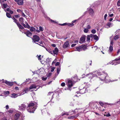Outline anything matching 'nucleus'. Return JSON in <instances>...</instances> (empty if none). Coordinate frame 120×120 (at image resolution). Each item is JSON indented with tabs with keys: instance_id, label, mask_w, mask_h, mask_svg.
<instances>
[{
	"instance_id": "obj_23",
	"label": "nucleus",
	"mask_w": 120,
	"mask_h": 120,
	"mask_svg": "<svg viewBox=\"0 0 120 120\" xmlns=\"http://www.w3.org/2000/svg\"><path fill=\"white\" fill-rule=\"evenodd\" d=\"M89 12L90 14L92 15L94 13V11L92 9L90 8L89 9Z\"/></svg>"
},
{
	"instance_id": "obj_63",
	"label": "nucleus",
	"mask_w": 120,
	"mask_h": 120,
	"mask_svg": "<svg viewBox=\"0 0 120 120\" xmlns=\"http://www.w3.org/2000/svg\"><path fill=\"white\" fill-rule=\"evenodd\" d=\"M51 46L53 47H55L56 46V45L55 44H53L51 45Z\"/></svg>"
},
{
	"instance_id": "obj_54",
	"label": "nucleus",
	"mask_w": 120,
	"mask_h": 120,
	"mask_svg": "<svg viewBox=\"0 0 120 120\" xmlns=\"http://www.w3.org/2000/svg\"><path fill=\"white\" fill-rule=\"evenodd\" d=\"M107 14H105L104 16V19L105 20H106V18L107 17Z\"/></svg>"
},
{
	"instance_id": "obj_60",
	"label": "nucleus",
	"mask_w": 120,
	"mask_h": 120,
	"mask_svg": "<svg viewBox=\"0 0 120 120\" xmlns=\"http://www.w3.org/2000/svg\"><path fill=\"white\" fill-rule=\"evenodd\" d=\"M76 44H73L71 45V47H73L75 46L76 45Z\"/></svg>"
},
{
	"instance_id": "obj_64",
	"label": "nucleus",
	"mask_w": 120,
	"mask_h": 120,
	"mask_svg": "<svg viewBox=\"0 0 120 120\" xmlns=\"http://www.w3.org/2000/svg\"><path fill=\"white\" fill-rule=\"evenodd\" d=\"M9 12L11 14H12L13 12V11H12L11 10H10V11Z\"/></svg>"
},
{
	"instance_id": "obj_7",
	"label": "nucleus",
	"mask_w": 120,
	"mask_h": 120,
	"mask_svg": "<svg viewBox=\"0 0 120 120\" xmlns=\"http://www.w3.org/2000/svg\"><path fill=\"white\" fill-rule=\"evenodd\" d=\"M86 76H89V79H91L94 77H97V76L96 75L92 73H89L87 74Z\"/></svg>"
},
{
	"instance_id": "obj_29",
	"label": "nucleus",
	"mask_w": 120,
	"mask_h": 120,
	"mask_svg": "<svg viewBox=\"0 0 120 120\" xmlns=\"http://www.w3.org/2000/svg\"><path fill=\"white\" fill-rule=\"evenodd\" d=\"M42 114L43 115L45 114L46 113V110L45 109L41 110Z\"/></svg>"
},
{
	"instance_id": "obj_26",
	"label": "nucleus",
	"mask_w": 120,
	"mask_h": 120,
	"mask_svg": "<svg viewBox=\"0 0 120 120\" xmlns=\"http://www.w3.org/2000/svg\"><path fill=\"white\" fill-rule=\"evenodd\" d=\"M21 24L25 28H27L28 29H29L30 28V26H27V25H25L23 22L21 23Z\"/></svg>"
},
{
	"instance_id": "obj_47",
	"label": "nucleus",
	"mask_w": 120,
	"mask_h": 120,
	"mask_svg": "<svg viewBox=\"0 0 120 120\" xmlns=\"http://www.w3.org/2000/svg\"><path fill=\"white\" fill-rule=\"evenodd\" d=\"M90 28L91 27L89 25H88L86 27V28L88 30L90 29Z\"/></svg>"
},
{
	"instance_id": "obj_30",
	"label": "nucleus",
	"mask_w": 120,
	"mask_h": 120,
	"mask_svg": "<svg viewBox=\"0 0 120 120\" xmlns=\"http://www.w3.org/2000/svg\"><path fill=\"white\" fill-rule=\"evenodd\" d=\"M19 21L21 24V23L23 22V19L22 17L20 18L19 19Z\"/></svg>"
},
{
	"instance_id": "obj_45",
	"label": "nucleus",
	"mask_w": 120,
	"mask_h": 120,
	"mask_svg": "<svg viewBox=\"0 0 120 120\" xmlns=\"http://www.w3.org/2000/svg\"><path fill=\"white\" fill-rule=\"evenodd\" d=\"M50 21L52 23H56V22L54 20H53L52 19H50Z\"/></svg>"
},
{
	"instance_id": "obj_17",
	"label": "nucleus",
	"mask_w": 120,
	"mask_h": 120,
	"mask_svg": "<svg viewBox=\"0 0 120 120\" xmlns=\"http://www.w3.org/2000/svg\"><path fill=\"white\" fill-rule=\"evenodd\" d=\"M24 33L27 36L29 37L31 36L32 35V33L29 31H27L26 32H25Z\"/></svg>"
},
{
	"instance_id": "obj_62",
	"label": "nucleus",
	"mask_w": 120,
	"mask_h": 120,
	"mask_svg": "<svg viewBox=\"0 0 120 120\" xmlns=\"http://www.w3.org/2000/svg\"><path fill=\"white\" fill-rule=\"evenodd\" d=\"M37 56H38V59L39 60H41V58H40V56H39L38 55Z\"/></svg>"
},
{
	"instance_id": "obj_44",
	"label": "nucleus",
	"mask_w": 120,
	"mask_h": 120,
	"mask_svg": "<svg viewBox=\"0 0 120 120\" xmlns=\"http://www.w3.org/2000/svg\"><path fill=\"white\" fill-rule=\"evenodd\" d=\"M21 15H22L23 17H26V15L24 14V13L22 11H21Z\"/></svg>"
},
{
	"instance_id": "obj_34",
	"label": "nucleus",
	"mask_w": 120,
	"mask_h": 120,
	"mask_svg": "<svg viewBox=\"0 0 120 120\" xmlns=\"http://www.w3.org/2000/svg\"><path fill=\"white\" fill-rule=\"evenodd\" d=\"M119 38V35H117L115 36L114 38V39L115 40Z\"/></svg>"
},
{
	"instance_id": "obj_48",
	"label": "nucleus",
	"mask_w": 120,
	"mask_h": 120,
	"mask_svg": "<svg viewBox=\"0 0 120 120\" xmlns=\"http://www.w3.org/2000/svg\"><path fill=\"white\" fill-rule=\"evenodd\" d=\"M99 103L101 106H102V107H103L102 106H103L104 105V104L103 102L101 101H100L99 102Z\"/></svg>"
},
{
	"instance_id": "obj_24",
	"label": "nucleus",
	"mask_w": 120,
	"mask_h": 120,
	"mask_svg": "<svg viewBox=\"0 0 120 120\" xmlns=\"http://www.w3.org/2000/svg\"><path fill=\"white\" fill-rule=\"evenodd\" d=\"M17 26L19 28V29H23L24 28L18 22L16 24Z\"/></svg>"
},
{
	"instance_id": "obj_49",
	"label": "nucleus",
	"mask_w": 120,
	"mask_h": 120,
	"mask_svg": "<svg viewBox=\"0 0 120 120\" xmlns=\"http://www.w3.org/2000/svg\"><path fill=\"white\" fill-rule=\"evenodd\" d=\"M55 69V68L54 67H52L51 68V72H53L54 71V70Z\"/></svg>"
},
{
	"instance_id": "obj_12",
	"label": "nucleus",
	"mask_w": 120,
	"mask_h": 120,
	"mask_svg": "<svg viewBox=\"0 0 120 120\" xmlns=\"http://www.w3.org/2000/svg\"><path fill=\"white\" fill-rule=\"evenodd\" d=\"M69 45V43L68 41H66L64 44L63 47L64 48H66L68 47Z\"/></svg>"
},
{
	"instance_id": "obj_43",
	"label": "nucleus",
	"mask_w": 120,
	"mask_h": 120,
	"mask_svg": "<svg viewBox=\"0 0 120 120\" xmlns=\"http://www.w3.org/2000/svg\"><path fill=\"white\" fill-rule=\"evenodd\" d=\"M91 32L93 34H95L96 33V31L94 29H93L92 30Z\"/></svg>"
},
{
	"instance_id": "obj_14",
	"label": "nucleus",
	"mask_w": 120,
	"mask_h": 120,
	"mask_svg": "<svg viewBox=\"0 0 120 120\" xmlns=\"http://www.w3.org/2000/svg\"><path fill=\"white\" fill-rule=\"evenodd\" d=\"M28 88H26L21 93V94H19V95H23L25 93H27L28 91Z\"/></svg>"
},
{
	"instance_id": "obj_39",
	"label": "nucleus",
	"mask_w": 120,
	"mask_h": 120,
	"mask_svg": "<svg viewBox=\"0 0 120 120\" xmlns=\"http://www.w3.org/2000/svg\"><path fill=\"white\" fill-rule=\"evenodd\" d=\"M26 82H28L29 83H30L31 82L30 80L29 79H27L26 81Z\"/></svg>"
},
{
	"instance_id": "obj_32",
	"label": "nucleus",
	"mask_w": 120,
	"mask_h": 120,
	"mask_svg": "<svg viewBox=\"0 0 120 120\" xmlns=\"http://www.w3.org/2000/svg\"><path fill=\"white\" fill-rule=\"evenodd\" d=\"M30 30L32 32L34 31H35V29L34 27H31L30 28Z\"/></svg>"
},
{
	"instance_id": "obj_16",
	"label": "nucleus",
	"mask_w": 120,
	"mask_h": 120,
	"mask_svg": "<svg viewBox=\"0 0 120 120\" xmlns=\"http://www.w3.org/2000/svg\"><path fill=\"white\" fill-rule=\"evenodd\" d=\"M19 94H16L15 93H13L11 94V97L12 98H15L17 97L18 96H19Z\"/></svg>"
},
{
	"instance_id": "obj_40",
	"label": "nucleus",
	"mask_w": 120,
	"mask_h": 120,
	"mask_svg": "<svg viewBox=\"0 0 120 120\" xmlns=\"http://www.w3.org/2000/svg\"><path fill=\"white\" fill-rule=\"evenodd\" d=\"M7 6L8 5L7 4H4L2 7H3L4 8H6L7 7Z\"/></svg>"
},
{
	"instance_id": "obj_46",
	"label": "nucleus",
	"mask_w": 120,
	"mask_h": 120,
	"mask_svg": "<svg viewBox=\"0 0 120 120\" xmlns=\"http://www.w3.org/2000/svg\"><path fill=\"white\" fill-rule=\"evenodd\" d=\"M39 28L40 31H43V28L42 27L40 26L39 27Z\"/></svg>"
},
{
	"instance_id": "obj_35",
	"label": "nucleus",
	"mask_w": 120,
	"mask_h": 120,
	"mask_svg": "<svg viewBox=\"0 0 120 120\" xmlns=\"http://www.w3.org/2000/svg\"><path fill=\"white\" fill-rule=\"evenodd\" d=\"M14 20V22H15L16 24L18 22V21L15 19L14 17H13V18H12Z\"/></svg>"
},
{
	"instance_id": "obj_10",
	"label": "nucleus",
	"mask_w": 120,
	"mask_h": 120,
	"mask_svg": "<svg viewBox=\"0 0 120 120\" xmlns=\"http://www.w3.org/2000/svg\"><path fill=\"white\" fill-rule=\"evenodd\" d=\"M113 43V41L112 40L110 42V46L109 47V50H108V51L109 52H112L113 50V48L112 47Z\"/></svg>"
},
{
	"instance_id": "obj_59",
	"label": "nucleus",
	"mask_w": 120,
	"mask_h": 120,
	"mask_svg": "<svg viewBox=\"0 0 120 120\" xmlns=\"http://www.w3.org/2000/svg\"><path fill=\"white\" fill-rule=\"evenodd\" d=\"M59 64H60L59 62H57V63H56V64H55V65L56 66H58L59 65Z\"/></svg>"
},
{
	"instance_id": "obj_6",
	"label": "nucleus",
	"mask_w": 120,
	"mask_h": 120,
	"mask_svg": "<svg viewBox=\"0 0 120 120\" xmlns=\"http://www.w3.org/2000/svg\"><path fill=\"white\" fill-rule=\"evenodd\" d=\"M2 80L3 81V83H5L8 86H11L13 84V82H10L6 80L5 81L4 79H2Z\"/></svg>"
},
{
	"instance_id": "obj_37",
	"label": "nucleus",
	"mask_w": 120,
	"mask_h": 120,
	"mask_svg": "<svg viewBox=\"0 0 120 120\" xmlns=\"http://www.w3.org/2000/svg\"><path fill=\"white\" fill-rule=\"evenodd\" d=\"M7 16L9 18H10L11 15L9 13H7L6 14Z\"/></svg>"
},
{
	"instance_id": "obj_13",
	"label": "nucleus",
	"mask_w": 120,
	"mask_h": 120,
	"mask_svg": "<svg viewBox=\"0 0 120 120\" xmlns=\"http://www.w3.org/2000/svg\"><path fill=\"white\" fill-rule=\"evenodd\" d=\"M58 51V49L57 47L55 48L54 50H53V55H57Z\"/></svg>"
},
{
	"instance_id": "obj_2",
	"label": "nucleus",
	"mask_w": 120,
	"mask_h": 120,
	"mask_svg": "<svg viewBox=\"0 0 120 120\" xmlns=\"http://www.w3.org/2000/svg\"><path fill=\"white\" fill-rule=\"evenodd\" d=\"M36 108L33 102H30L28 104L27 107V110L29 112L34 113Z\"/></svg>"
},
{
	"instance_id": "obj_27",
	"label": "nucleus",
	"mask_w": 120,
	"mask_h": 120,
	"mask_svg": "<svg viewBox=\"0 0 120 120\" xmlns=\"http://www.w3.org/2000/svg\"><path fill=\"white\" fill-rule=\"evenodd\" d=\"M36 86L34 85H31L29 87V89L30 90L32 89L36 88Z\"/></svg>"
},
{
	"instance_id": "obj_5",
	"label": "nucleus",
	"mask_w": 120,
	"mask_h": 120,
	"mask_svg": "<svg viewBox=\"0 0 120 120\" xmlns=\"http://www.w3.org/2000/svg\"><path fill=\"white\" fill-rule=\"evenodd\" d=\"M73 82L71 80H68L67 83V86L69 90H70V88L73 85Z\"/></svg>"
},
{
	"instance_id": "obj_57",
	"label": "nucleus",
	"mask_w": 120,
	"mask_h": 120,
	"mask_svg": "<svg viewBox=\"0 0 120 120\" xmlns=\"http://www.w3.org/2000/svg\"><path fill=\"white\" fill-rule=\"evenodd\" d=\"M52 94V95H53V94H54L53 92H50L49 93H48V95H50V94Z\"/></svg>"
},
{
	"instance_id": "obj_22",
	"label": "nucleus",
	"mask_w": 120,
	"mask_h": 120,
	"mask_svg": "<svg viewBox=\"0 0 120 120\" xmlns=\"http://www.w3.org/2000/svg\"><path fill=\"white\" fill-rule=\"evenodd\" d=\"M71 112V111H69L68 112H64V113H62L61 114V116H63L64 115H69V114Z\"/></svg>"
},
{
	"instance_id": "obj_3",
	"label": "nucleus",
	"mask_w": 120,
	"mask_h": 120,
	"mask_svg": "<svg viewBox=\"0 0 120 120\" xmlns=\"http://www.w3.org/2000/svg\"><path fill=\"white\" fill-rule=\"evenodd\" d=\"M120 64V56L118 58L116 59L112 62L110 63V64L112 65H116L117 64Z\"/></svg>"
},
{
	"instance_id": "obj_8",
	"label": "nucleus",
	"mask_w": 120,
	"mask_h": 120,
	"mask_svg": "<svg viewBox=\"0 0 120 120\" xmlns=\"http://www.w3.org/2000/svg\"><path fill=\"white\" fill-rule=\"evenodd\" d=\"M32 39L33 40V41L34 42H38L40 38L37 35H34L33 36Z\"/></svg>"
},
{
	"instance_id": "obj_56",
	"label": "nucleus",
	"mask_w": 120,
	"mask_h": 120,
	"mask_svg": "<svg viewBox=\"0 0 120 120\" xmlns=\"http://www.w3.org/2000/svg\"><path fill=\"white\" fill-rule=\"evenodd\" d=\"M14 16L16 18H18L19 17V15H14Z\"/></svg>"
},
{
	"instance_id": "obj_38",
	"label": "nucleus",
	"mask_w": 120,
	"mask_h": 120,
	"mask_svg": "<svg viewBox=\"0 0 120 120\" xmlns=\"http://www.w3.org/2000/svg\"><path fill=\"white\" fill-rule=\"evenodd\" d=\"M88 29L86 28H85L84 30V32L85 33H87L88 32Z\"/></svg>"
},
{
	"instance_id": "obj_9",
	"label": "nucleus",
	"mask_w": 120,
	"mask_h": 120,
	"mask_svg": "<svg viewBox=\"0 0 120 120\" xmlns=\"http://www.w3.org/2000/svg\"><path fill=\"white\" fill-rule=\"evenodd\" d=\"M113 26L112 23L109 22H108L105 24L104 27L105 28H108L112 27Z\"/></svg>"
},
{
	"instance_id": "obj_15",
	"label": "nucleus",
	"mask_w": 120,
	"mask_h": 120,
	"mask_svg": "<svg viewBox=\"0 0 120 120\" xmlns=\"http://www.w3.org/2000/svg\"><path fill=\"white\" fill-rule=\"evenodd\" d=\"M83 46H79V47H76V49L77 50V51H80L81 50H82V49H83L84 50H85V49H83Z\"/></svg>"
},
{
	"instance_id": "obj_36",
	"label": "nucleus",
	"mask_w": 120,
	"mask_h": 120,
	"mask_svg": "<svg viewBox=\"0 0 120 120\" xmlns=\"http://www.w3.org/2000/svg\"><path fill=\"white\" fill-rule=\"evenodd\" d=\"M60 68H57V73L58 74L59 73V72L60 71Z\"/></svg>"
},
{
	"instance_id": "obj_28",
	"label": "nucleus",
	"mask_w": 120,
	"mask_h": 120,
	"mask_svg": "<svg viewBox=\"0 0 120 120\" xmlns=\"http://www.w3.org/2000/svg\"><path fill=\"white\" fill-rule=\"evenodd\" d=\"M80 110V109H75V110L72 112V113L71 114H69L70 115H71L73 114L74 113H75L76 112H79V110Z\"/></svg>"
},
{
	"instance_id": "obj_61",
	"label": "nucleus",
	"mask_w": 120,
	"mask_h": 120,
	"mask_svg": "<svg viewBox=\"0 0 120 120\" xmlns=\"http://www.w3.org/2000/svg\"><path fill=\"white\" fill-rule=\"evenodd\" d=\"M120 52V49H119L117 51V54H116V55H117Z\"/></svg>"
},
{
	"instance_id": "obj_31",
	"label": "nucleus",
	"mask_w": 120,
	"mask_h": 120,
	"mask_svg": "<svg viewBox=\"0 0 120 120\" xmlns=\"http://www.w3.org/2000/svg\"><path fill=\"white\" fill-rule=\"evenodd\" d=\"M90 36L89 35L87 36L86 39V41H87L89 42V41L90 40Z\"/></svg>"
},
{
	"instance_id": "obj_42",
	"label": "nucleus",
	"mask_w": 120,
	"mask_h": 120,
	"mask_svg": "<svg viewBox=\"0 0 120 120\" xmlns=\"http://www.w3.org/2000/svg\"><path fill=\"white\" fill-rule=\"evenodd\" d=\"M117 5L118 6H120V0H119L117 2Z\"/></svg>"
},
{
	"instance_id": "obj_58",
	"label": "nucleus",
	"mask_w": 120,
	"mask_h": 120,
	"mask_svg": "<svg viewBox=\"0 0 120 120\" xmlns=\"http://www.w3.org/2000/svg\"><path fill=\"white\" fill-rule=\"evenodd\" d=\"M37 44H38V45H39L42 46L43 47H44V48H45V47H44L43 45V44L42 43H41V44H39L38 43H37Z\"/></svg>"
},
{
	"instance_id": "obj_55",
	"label": "nucleus",
	"mask_w": 120,
	"mask_h": 120,
	"mask_svg": "<svg viewBox=\"0 0 120 120\" xmlns=\"http://www.w3.org/2000/svg\"><path fill=\"white\" fill-rule=\"evenodd\" d=\"M68 24L67 23H63V24H61L60 25H61V26H64V25H68Z\"/></svg>"
},
{
	"instance_id": "obj_4",
	"label": "nucleus",
	"mask_w": 120,
	"mask_h": 120,
	"mask_svg": "<svg viewBox=\"0 0 120 120\" xmlns=\"http://www.w3.org/2000/svg\"><path fill=\"white\" fill-rule=\"evenodd\" d=\"M19 109L20 110H24L26 108V105L24 103L21 104L19 106Z\"/></svg>"
},
{
	"instance_id": "obj_52",
	"label": "nucleus",
	"mask_w": 120,
	"mask_h": 120,
	"mask_svg": "<svg viewBox=\"0 0 120 120\" xmlns=\"http://www.w3.org/2000/svg\"><path fill=\"white\" fill-rule=\"evenodd\" d=\"M61 85L62 86H64L65 85V83L64 82H62L61 83Z\"/></svg>"
},
{
	"instance_id": "obj_18",
	"label": "nucleus",
	"mask_w": 120,
	"mask_h": 120,
	"mask_svg": "<svg viewBox=\"0 0 120 120\" xmlns=\"http://www.w3.org/2000/svg\"><path fill=\"white\" fill-rule=\"evenodd\" d=\"M20 114L19 113H16L14 117L15 119L16 120H17L19 118Z\"/></svg>"
},
{
	"instance_id": "obj_41",
	"label": "nucleus",
	"mask_w": 120,
	"mask_h": 120,
	"mask_svg": "<svg viewBox=\"0 0 120 120\" xmlns=\"http://www.w3.org/2000/svg\"><path fill=\"white\" fill-rule=\"evenodd\" d=\"M68 24V26L70 27L73 26L74 25V24L73 23H69Z\"/></svg>"
},
{
	"instance_id": "obj_51",
	"label": "nucleus",
	"mask_w": 120,
	"mask_h": 120,
	"mask_svg": "<svg viewBox=\"0 0 120 120\" xmlns=\"http://www.w3.org/2000/svg\"><path fill=\"white\" fill-rule=\"evenodd\" d=\"M47 79V77H42V80L43 81H45Z\"/></svg>"
},
{
	"instance_id": "obj_11",
	"label": "nucleus",
	"mask_w": 120,
	"mask_h": 120,
	"mask_svg": "<svg viewBox=\"0 0 120 120\" xmlns=\"http://www.w3.org/2000/svg\"><path fill=\"white\" fill-rule=\"evenodd\" d=\"M86 36H84L81 37L79 41V43L80 44H82L85 42V40Z\"/></svg>"
},
{
	"instance_id": "obj_33",
	"label": "nucleus",
	"mask_w": 120,
	"mask_h": 120,
	"mask_svg": "<svg viewBox=\"0 0 120 120\" xmlns=\"http://www.w3.org/2000/svg\"><path fill=\"white\" fill-rule=\"evenodd\" d=\"M60 117V116H57L56 117V118H55L54 120H60L59 119Z\"/></svg>"
},
{
	"instance_id": "obj_53",
	"label": "nucleus",
	"mask_w": 120,
	"mask_h": 120,
	"mask_svg": "<svg viewBox=\"0 0 120 120\" xmlns=\"http://www.w3.org/2000/svg\"><path fill=\"white\" fill-rule=\"evenodd\" d=\"M56 59H55L52 62V65L53 64H54L56 62Z\"/></svg>"
},
{
	"instance_id": "obj_19",
	"label": "nucleus",
	"mask_w": 120,
	"mask_h": 120,
	"mask_svg": "<svg viewBox=\"0 0 120 120\" xmlns=\"http://www.w3.org/2000/svg\"><path fill=\"white\" fill-rule=\"evenodd\" d=\"M90 37H93L94 39L95 40H98V37L96 35H93L92 34H91L90 35Z\"/></svg>"
},
{
	"instance_id": "obj_21",
	"label": "nucleus",
	"mask_w": 120,
	"mask_h": 120,
	"mask_svg": "<svg viewBox=\"0 0 120 120\" xmlns=\"http://www.w3.org/2000/svg\"><path fill=\"white\" fill-rule=\"evenodd\" d=\"M23 0H19L17 2V4L19 5H22L23 3Z\"/></svg>"
},
{
	"instance_id": "obj_50",
	"label": "nucleus",
	"mask_w": 120,
	"mask_h": 120,
	"mask_svg": "<svg viewBox=\"0 0 120 120\" xmlns=\"http://www.w3.org/2000/svg\"><path fill=\"white\" fill-rule=\"evenodd\" d=\"M74 117V116H71L68 117V119H73Z\"/></svg>"
},
{
	"instance_id": "obj_1",
	"label": "nucleus",
	"mask_w": 120,
	"mask_h": 120,
	"mask_svg": "<svg viewBox=\"0 0 120 120\" xmlns=\"http://www.w3.org/2000/svg\"><path fill=\"white\" fill-rule=\"evenodd\" d=\"M102 72L103 74H102L100 72H98L97 73V74L100 76L99 78L100 80L101 81H104L106 83L110 82L109 77L107 73L104 71H103Z\"/></svg>"
},
{
	"instance_id": "obj_20",
	"label": "nucleus",
	"mask_w": 120,
	"mask_h": 120,
	"mask_svg": "<svg viewBox=\"0 0 120 120\" xmlns=\"http://www.w3.org/2000/svg\"><path fill=\"white\" fill-rule=\"evenodd\" d=\"M85 89L83 88L82 89H81L80 90V93L81 94H83L85 92Z\"/></svg>"
},
{
	"instance_id": "obj_25",
	"label": "nucleus",
	"mask_w": 120,
	"mask_h": 120,
	"mask_svg": "<svg viewBox=\"0 0 120 120\" xmlns=\"http://www.w3.org/2000/svg\"><path fill=\"white\" fill-rule=\"evenodd\" d=\"M45 48L46 49V50L48 52H49V53L53 55V52L52 50L49 49H47L45 47Z\"/></svg>"
}]
</instances>
